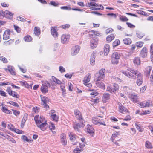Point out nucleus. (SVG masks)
Here are the masks:
<instances>
[{
    "label": "nucleus",
    "mask_w": 153,
    "mask_h": 153,
    "mask_svg": "<svg viewBox=\"0 0 153 153\" xmlns=\"http://www.w3.org/2000/svg\"><path fill=\"white\" fill-rule=\"evenodd\" d=\"M119 111L123 113H126L128 112V110L126 109L121 103L119 104Z\"/></svg>",
    "instance_id": "nucleus-13"
},
{
    "label": "nucleus",
    "mask_w": 153,
    "mask_h": 153,
    "mask_svg": "<svg viewBox=\"0 0 153 153\" xmlns=\"http://www.w3.org/2000/svg\"><path fill=\"white\" fill-rule=\"evenodd\" d=\"M34 120L36 122V123L37 125V126L39 127V125H38V123L39 122V115H36L34 117Z\"/></svg>",
    "instance_id": "nucleus-50"
},
{
    "label": "nucleus",
    "mask_w": 153,
    "mask_h": 153,
    "mask_svg": "<svg viewBox=\"0 0 153 153\" xmlns=\"http://www.w3.org/2000/svg\"><path fill=\"white\" fill-rule=\"evenodd\" d=\"M99 74H100V76H101L104 78L105 77V69L102 68L99 71Z\"/></svg>",
    "instance_id": "nucleus-27"
},
{
    "label": "nucleus",
    "mask_w": 153,
    "mask_h": 153,
    "mask_svg": "<svg viewBox=\"0 0 153 153\" xmlns=\"http://www.w3.org/2000/svg\"><path fill=\"white\" fill-rule=\"evenodd\" d=\"M1 110L4 113L7 114H11L12 112L10 111L9 110L7 109V108L5 107H2L1 108Z\"/></svg>",
    "instance_id": "nucleus-34"
},
{
    "label": "nucleus",
    "mask_w": 153,
    "mask_h": 153,
    "mask_svg": "<svg viewBox=\"0 0 153 153\" xmlns=\"http://www.w3.org/2000/svg\"><path fill=\"white\" fill-rule=\"evenodd\" d=\"M12 111H13V114L16 116L19 115L20 114L19 112L18 111L13 110V109H12Z\"/></svg>",
    "instance_id": "nucleus-63"
},
{
    "label": "nucleus",
    "mask_w": 153,
    "mask_h": 153,
    "mask_svg": "<svg viewBox=\"0 0 153 153\" xmlns=\"http://www.w3.org/2000/svg\"><path fill=\"white\" fill-rule=\"evenodd\" d=\"M88 74V75L85 76L84 79L83 81L85 83H88L90 81L91 75L90 74Z\"/></svg>",
    "instance_id": "nucleus-41"
},
{
    "label": "nucleus",
    "mask_w": 153,
    "mask_h": 153,
    "mask_svg": "<svg viewBox=\"0 0 153 153\" xmlns=\"http://www.w3.org/2000/svg\"><path fill=\"white\" fill-rule=\"evenodd\" d=\"M120 44V40L118 39H116L113 43L112 46L113 48L118 46Z\"/></svg>",
    "instance_id": "nucleus-39"
},
{
    "label": "nucleus",
    "mask_w": 153,
    "mask_h": 153,
    "mask_svg": "<svg viewBox=\"0 0 153 153\" xmlns=\"http://www.w3.org/2000/svg\"><path fill=\"white\" fill-rule=\"evenodd\" d=\"M99 7H91L90 8V9L94 10H98L100 9L102 10L104 9V7L101 5H100Z\"/></svg>",
    "instance_id": "nucleus-40"
},
{
    "label": "nucleus",
    "mask_w": 153,
    "mask_h": 153,
    "mask_svg": "<svg viewBox=\"0 0 153 153\" xmlns=\"http://www.w3.org/2000/svg\"><path fill=\"white\" fill-rule=\"evenodd\" d=\"M39 122L38 123V125H39L40 123H46L47 120L45 119V117L42 116H41L40 117L39 119Z\"/></svg>",
    "instance_id": "nucleus-33"
},
{
    "label": "nucleus",
    "mask_w": 153,
    "mask_h": 153,
    "mask_svg": "<svg viewBox=\"0 0 153 153\" xmlns=\"http://www.w3.org/2000/svg\"><path fill=\"white\" fill-rule=\"evenodd\" d=\"M87 131L90 134L94 133V129L93 127L89 124H88L86 128Z\"/></svg>",
    "instance_id": "nucleus-20"
},
{
    "label": "nucleus",
    "mask_w": 153,
    "mask_h": 153,
    "mask_svg": "<svg viewBox=\"0 0 153 153\" xmlns=\"http://www.w3.org/2000/svg\"><path fill=\"white\" fill-rule=\"evenodd\" d=\"M96 55V52L95 51H94L91 56L90 62L91 64L92 65H94L95 63V59Z\"/></svg>",
    "instance_id": "nucleus-14"
},
{
    "label": "nucleus",
    "mask_w": 153,
    "mask_h": 153,
    "mask_svg": "<svg viewBox=\"0 0 153 153\" xmlns=\"http://www.w3.org/2000/svg\"><path fill=\"white\" fill-rule=\"evenodd\" d=\"M110 99V95L108 93L104 94L102 97V101L104 103L107 102Z\"/></svg>",
    "instance_id": "nucleus-18"
},
{
    "label": "nucleus",
    "mask_w": 153,
    "mask_h": 153,
    "mask_svg": "<svg viewBox=\"0 0 153 153\" xmlns=\"http://www.w3.org/2000/svg\"><path fill=\"white\" fill-rule=\"evenodd\" d=\"M112 88V92H115L116 91H117L119 89V86L117 84L114 83Z\"/></svg>",
    "instance_id": "nucleus-37"
},
{
    "label": "nucleus",
    "mask_w": 153,
    "mask_h": 153,
    "mask_svg": "<svg viewBox=\"0 0 153 153\" xmlns=\"http://www.w3.org/2000/svg\"><path fill=\"white\" fill-rule=\"evenodd\" d=\"M41 90L42 93H46L48 91V87L46 85L42 84Z\"/></svg>",
    "instance_id": "nucleus-28"
},
{
    "label": "nucleus",
    "mask_w": 153,
    "mask_h": 153,
    "mask_svg": "<svg viewBox=\"0 0 153 153\" xmlns=\"http://www.w3.org/2000/svg\"><path fill=\"white\" fill-rule=\"evenodd\" d=\"M47 123H42L41 125L39 124V127L40 128L42 131H44L45 130L47 127Z\"/></svg>",
    "instance_id": "nucleus-25"
},
{
    "label": "nucleus",
    "mask_w": 153,
    "mask_h": 153,
    "mask_svg": "<svg viewBox=\"0 0 153 153\" xmlns=\"http://www.w3.org/2000/svg\"><path fill=\"white\" fill-rule=\"evenodd\" d=\"M26 118H25L24 117L23 118V119L22 121L21 125V127H22V128L24 126V125H25V123L26 122Z\"/></svg>",
    "instance_id": "nucleus-56"
},
{
    "label": "nucleus",
    "mask_w": 153,
    "mask_h": 153,
    "mask_svg": "<svg viewBox=\"0 0 153 153\" xmlns=\"http://www.w3.org/2000/svg\"><path fill=\"white\" fill-rule=\"evenodd\" d=\"M87 6L89 7L90 6H94V7H99V5L97 4L94 3L93 2H91L90 3H88V5Z\"/></svg>",
    "instance_id": "nucleus-47"
},
{
    "label": "nucleus",
    "mask_w": 153,
    "mask_h": 153,
    "mask_svg": "<svg viewBox=\"0 0 153 153\" xmlns=\"http://www.w3.org/2000/svg\"><path fill=\"white\" fill-rule=\"evenodd\" d=\"M69 137L70 140L72 142V144L73 145L76 144V136L72 132H70L68 133Z\"/></svg>",
    "instance_id": "nucleus-7"
},
{
    "label": "nucleus",
    "mask_w": 153,
    "mask_h": 153,
    "mask_svg": "<svg viewBox=\"0 0 153 153\" xmlns=\"http://www.w3.org/2000/svg\"><path fill=\"white\" fill-rule=\"evenodd\" d=\"M34 33L36 36H39L40 34V28L37 27H35L34 29Z\"/></svg>",
    "instance_id": "nucleus-32"
},
{
    "label": "nucleus",
    "mask_w": 153,
    "mask_h": 153,
    "mask_svg": "<svg viewBox=\"0 0 153 153\" xmlns=\"http://www.w3.org/2000/svg\"><path fill=\"white\" fill-rule=\"evenodd\" d=\"M69 35L63 34L61 37V41L62 43L64 44L68 42L70 38Z\"/></svg>",
    "instance_id": "nucleus-11"
},
{
    "label": "nucleus",
    "mask_w": 153,
    "mask_h": 153,
    "mask_svg": "<svg viewBox=\"0 0 153 153\" xmlns=\"http://www.w3.org/2000/svg\"><path fill=\"white\" fill-rule=\"evenodd\" d=\"M70 25L68 24H66L65 25H63L62 26V27L63 29H66L69 27Z\"/></svg>",
    "instance_id": "nucleus-59"
},
{
    "label": "nucleus",
    "mask_w": 153,
    "mask_h": 153,
    "mask_svg": "<svg viewBox=\"0 0 153 153\" xmlns=\"http://www.w3.org/2000/svg\"><path fill=\"white\" fill-rule=\"evenodd\" d=\"M152 69V67L150 66L147 67L145 69V72L147 76H149Z\"/></svg>",
    "instance_id": "nucleus-30"
},
{
    "label": "nucleus",
    "mask_w": 153,
    "mask_h": 153,
    "mask_svg": "<svg viewBox=\"0 0 153 153\" xmlns=\"http://www.w3.org/2000/svg\"><path fill=\"white\" fill-rule=\"evenodd\" d=\"M59 68V71L61 73H63L65 71V69L62 66H60Z\"/></svg>",
    "instance_id": "nucleus-61"
},
{
    "label": "nucleus",
    "mask_w": 153,
    "mask_h": 153,
    "mask_svg": "<svg viewBox=\"0 0 153 153\" xmlns=\"http://www.w3.org/2000/svg\"><path fill=\"white\" fill-rule=\"evenodd\" d=\"M110 47L108 44L105 45L104 48V54L105 56H107L110 51Z\"/></svg>",
    "instance_id": "nucleus-21"
},
{
    "label": "nucleus",
    "mask_w": 153,
    "mask_h": 153,
    "mask_svg": "<svg viewBox=\"0 0 153 153\" xmlns=\"http://www.w3.org/2000/svg\"><path fill=\"white\" fill-rule=\"evenodd\" d=\"M131 119V117L130 115H127L126 116L125 118L124 119V120L128 121L130 120Z\"/></svg>",
    "instance_id": "nucleus-64"
},
{
    "label": "nucleus",
    "mask_w": 153,
    "mask_h": 153,
    "mask_svg": "<svg viewBox=\"0 0 153 153\" xmlns=\"http://www.w3.org/2000/svg\"><path fill=\"white\" fill-rule=\"evenodd\" d=\"M74 112L76 118L79 122L84 121L82 114L79 110L75 109L74 110Z\"/></svg>",
    "instance_id": "nucleus-2"
},
{
    "label": "nucleus",
    "mask_w": 153,
    "mask_h": 153,
    "mask_svg": "<svg viewBox=\"0 0 153 153\" xmlns=\"http://www.w3.org/2000/svg\"><path fill=\"white\" fill-rule=\"evenodd\" d=\"M9 95L16 98H18L19 97V95L16 92L13 91H11V92H10V94Z\"/></svg>",
    "instance_id": "nucleus-45"
},
{
    "label": "nucleus",
    "mask_w": 153,
    "mask_h": 153,
    "mask_svg": "<svg viewBox=\"0 0 153 153\" xmlns=\"http://www.w3.org/2000/svg\"><path fill=\"white\" fill-rule=\"evenodd\" d=\"M98 44V40L96 38L91 39L90 42V45L92 49H94L97 46Z\"/></svg>",
    "instance_id": "nucleus-8"
},
{
    "label": "nucleus",
    "mask_w": 153,
    "mask_h": 153,
    "mask_svg": "<svg viewBox=\"0 0 153 153\" xmlns=\"http://www.w3.org/2000/svg\"><path fill=\"white\" fill-rule=\"evenodd\" d=\"M119 134V132H115L113 133L112 135L111 139L113 142H114V140L115 137H116Z\"/></svg>",
    "instance_id": "nucleus-43"
},
{
    "label": "nucleus",
    "mask_w": 153,
    "mask_h": 153,
    "mask_svg": "<svg viewBox=\"0 0 153 153\" xmlns=\"http://www.w3.org/2000/svg\"><path fill=\"white\" fill-rule=\"evenodd\" d=\"M146 147L148 148H152V146L151 145V143L149 142H146Z\"/></svg>",
    "instance_id": "nucleus-55"
},
{
    "label": "nucleus",
    "mask_w": 153,
    "mask_h": 153,
    "mask_svg": "<svg viewBox=\"0 0 153 153\" xmlns=\"http://www.w3.org/2000/svg\"><path fill=\"white\" fill-rule=\"evenodd\" d=\"M0 14L3 16L8 18H11L13 16V14L11 12L6 10L5 11H1L0 12Z\"/></svg>",
    "instance_id": "nucleus-6"
},
{
    "label": "nucleus",
    "mask_w": 153,
    "mask_h": 153,
    "mask_svg": "<svg viewBox=\"0 0 153 153\" xmlns=\"http://www.w3.org/2000/svg\"><path fill=\"white\" fill-rule=\"evenodd\" d=\"M42 104L43 105L44 107L45 108H47V101H48V98L45 96H44L42 95L40 96Z\"/></svg>",
    "instance_id": "nucleus-9"
},
{
    "label": "nucleus",
    "mask_w": 153,
    "mask_h": 153,
    "mask_svg": "<svg viewBox=\"0 0 153 153\" xmlns=\"http://www.w3.org/2000/svg\"><path fill=\"white\" fill-rule=\"evenodd\" d=\"M20 83L22 86H25V87L29 88V85L27 82L25 81H21Z\"/></svg>",
    "instance_id": "nucleus-46"
},
{
    "label": "nucleus",
    "mask_w": 153,
    "mask_h": 153,
    "mask_svg": "<svg viewBox=\"0 0 153 153\" xmlns=\"http://www.w3.org/2000/svg\"><path fill=\"white\" fill-rule=\"evenodd\" d=\"M50 119L56 122H57L58 121L59 117L56 114L50 115Z\"/></svg>",
    "instance_id": "nucleus-23"
},
{
    "label": "nucleus",
    "mask_w": 153,
    "mask_h": 153,
    "mask_svg": "<svg viewBox=\"0 0 153 153\" xmlns=\"http://www.w3.org/2000/svg\"><path fill=\"white\" fill-rule=\"evenodd\" d=\"M8 70L12 75H16V73L15 71L14 68L12 66H8Z\"/></svg>",
    "instance_id": "nucleus-26"
},
{
    "label": "nucleus",
    "mask_w": 153,
    "mask_h": 153,
    "mask_svg": "<svg viewBox=\"0 0 153 153\" xmlns=\"http://www.w3.org/2000/svg\"><path fill=\"white\" fill-rule=\"evenodd\" d=\"M114 35L113 34H111L107 37L106 40L108 42H110L114 39Z\"/></svg>",
    "instance_id": "nucleus-35"
},
{
    "label": "nucleus",
    "mask_w": 153,
    "mask_h": 153,
    "mask_svg": "<svg viewBox=\"0 0 153 153\" xmlns=\"http://www.w3.org/2000/svg\"><path fill=\"white\" fill-rule=\"evenodd\" d=\"M79 123H74L73 127L74 130L78 131H80V128L84 127V122H79Z\"/></svg>",
    "instance_id": "nucleus-4"
},
{
    "label": "nucleus",
    "mask_w": 153,
    "mask_h": 153,
    "mask_svg": "<svg viewBox=\"0 0 153 153\" xmlns=\"http://www.w3.org/2000/svg\"><path fill=\"white\" fill-rule=\"evenodd\" d=\"M80 47L79 46L76 45L73 47L71 50V54L72 56L76 55L79 51Z\"/></svg>",
    "instance_id": "nucleus-5"
},
{
    "label": "nucleus",
    "mask_w": 153,
    "mask_h": 153,
    "mask_svg": "<svg viewBox=\"0 0 153 153\" xmlns=\"http://www.w3.org/2000/svg\"><path fill=\"white\" fill-rule=\"evenodd\" d=\"M129 71H124L122 73L125 76L130 78L135 79L136 76L137 79L136 82L137 85L138 86L141 85L143 83V75L137 70L131 68L128 69Z\"/></svg>",
    "instance_id": "nucleus-1"
},
{
    "label": "nucleus",
    "mask_w": 153,
    "mask_h": 153,
    "mask_svg": "<svg viewBox=\"0 0 153 153\" xmlns=\"http://www.w3.org/2000/svg\"><path fill=\"white\" fill-rule=\"evenodd\" d=\"M133 62L134 64L137 65H140V58L138 57L135 58L133 60Z\"/></svg>",
    "instance_id": "nucleus-38"
},
{
    "label": "nucleus",
    "mask_w": 153,
    "mask_h": 153,
    "mask_svg": "<svg viewBox=\"0 0 153 153\" xmlns=\"http://www.w3.org/2000/svg\"><path fill=\"white\" fill-rule=\"evenodd\" d=\"M57 28V27H52L51 29V34L54 37H57L58 35L56 31Z\"/></svg>",
    "instance_id": "nucleus-16"
},
{
    "label": "nucleus",
    "mask_w": 153,
    "mask_h": 153,
    "mask_svg": "<svg viewBox=\"0 0 153 153\" xmlns=\"http://www.w3.org/2000/svg\"><path fill=\"white\" fill-rule=\"evenodd\" d=\"M24 39L26 42H29L31 41L32 39L30 36H27L24 37Z\"/></svg>",
    "instance_id": "nucleus-44"
},
{
    "label": "nucleus",
    "mask_w": 153,
    "mask_h": 153,
    "mask_svg": "<svg viewBox=\"0 0 153 153\" xmlns=\"http://www.w3.org/2000/svg\"><path fill=\"white\" fill-rule=\"evenodd\" d=\"M48 128L50 129L53 134H55L56 132L55 131H53V130H54L55 128V126L54 124L52 123V122L49 123V125L48 126Z\"/></svg>",
    "instance_id": "nucleus-24"
},
{
    "label": "nucleus",
    "mask_w": 153,
    "mask_h": 153,
    "mask_svg": "<svg viewBox=\"0 0 153 153\" xmlns=\"http://www.w3.org/2000/svg\"><path fill=\"white\" fill-rule=\"evenodd\" d=\"M120 55L117 52L114 53L112 55L111 62L113 64H117L118 63L117 59L120 58Z\"/></svg>",
    "instance_id": "nucleus-3"
},
{
    "label": "nucleus",
    "mask_w": 153,
    "mask_h": 153,
    "mask_svg": "<svg viewBox=\"0 0 153 153\" xmlns=\"http://www.w3.org/2000/svg\"><path fill=\"white\" fill-rule=\"evenodd\" d=\"M60 141L63 145H65L67 144V140L65 134L62 133L60 135Z\"/></svg>",
    "instance_id": "nucleus-15"
},
{
    "label": "nucleus",
    "mask_w": 153,
    "mask_h": 153,
    "mask_svg": "<svg viewBox=\"0 0 153 153\" xmlns=\"http://www.w3.org/2000/svg\"><path fill=\"white\" fill-rule=\"evenodd\" d=\"M131 42V40L128 38H125L123 40V42L126 45H129Z\"/></svg>",
    "instance_id": "nucleus-36"
},
{
    "label": "nucleus",
    "mask_w": 153,
    "mask_h": 153,
    "mask_svg": "<svg viewBox=\"0 0 153 153\" xmlns=\"http://www.w3.org/2000/svg\"><path fill=\"white\" fill-rule=\"evenodd\" d=\"M145 103L146 107H149L151 106H152V103L149 100H148L146 103Z\"/></svg>",
    "instance_id": "nucleus-49"
},
{
    "label": "nucleus",
    "mask_w": 153,
    "mask_h": 153,
    "mask_svg": "<svg viewBox=\"0 0 153 153\" xmlns=\"http://www.w3.org/2000/svg\"><path fill=\"white\" fill-rule=\"evenodd\" d=\"M107 91H109L111 93H112L113 92H112V88L111 86H108L107 88Z\"/></svg>",
    "instance_id": "nucleus-62"
},
{
    "label": "nucleus",
    "mask_w": 153,
    "mask_h": 153,
    "mask_svg": "<svg viewBox=\"0 0 153 153\" xmlns=\"http://www.w3.org/2000/svg\"><path fill=\"white\" fill-rule=\"evenodd\" d=\"M137 37L140 39L142 38L144 36L143 34L139 32L137 33Z\"/></svg>",
    "instance_id": "nucleus-57"
},
{
    "label": "nucleus",
    "mask_w": 153,
    "mask_h": 153,
    "mask_svg": "<svg viewBox=\"0 0 153 153\" xmlns=\"http://www.w3.org/2000/svg\"><path fill=\"white\" fill-rule=\"evenodd\" d=\"M14 41L13 39H11L7 42H4V44L6 45H10V43H12Z\"/></svg>",
    "instance_id": "nucleus-60"
},
{
    "label": "nucleus",
    "mask_w": 153,
    "mask_h": 153,
    "mask_svg": "<svg viewBox=\"0 0 153 153\" xmlns=\"http://www.w3.org/2000/svg\"><path fill=\"white\" fill-rule=\"evenodd\" d=\"M96 85L101 88H105V85L104 84L101 82L100 81L95 82Z\"/></svg>",
    "instance_id": "nucleus-31"
},
{
    "label": "nucleus",
    "mask_w": 153,
    "mask_h": 153,
    "mask_svg": "<svg viewBox=\"0 0 153 153\" xmlns=\"http://www.w3.org/2000/svg\"><path fill=\"white\" fill-rule=\"evenodd\" d=\"M138 13L146 16H148L149 15L148 13H147L143 11H140V12H138Z\"/></svg>",
    "instance_id": "nucleus-52"
},
{
    "label": "nucleus",
    "mask_w": 153,
    "mask_h": 153,
    "mask_svg": "<svg viewBox=\"0 0 153 153\" xmlns=\"http://www.w3.org/2000/svg\"><path fill=\"white\" fill-rule=\"evenodd\" d=\"M135 125L137 129L139 131L142 132L143 131L144 128L140 124H138L137 123H135Z\"/></svg>",
    "instance_id": "nucleus-29"
},
{
    "label": "nucleus",
    "mask_w": 153,
    "mask_h": 153,
    "mask_svg": "<svg viewBox=\"0 0 153 153\" xmlns=\"http://www.w3.org/2000/svg\"><path fill=\"white\" fill-rule=\"evenodd\" d=\"M9 103L11 105H12L14 106H15L17 107H19L18 104L16 102H14L13 101H10L9 102Z\"/></svg>",
    "instance_id": "nucleus-51"
},
{
    "label": "nucleus",
    "mask_w": 153,
    "mask_h": 153,
    "mask_svg": "<svg viewBox=\"0 0 153 153\" xmlns=\"http://www.w3.org/2000/svg\"><path fill=\"white\" fill-rule=\"evenodd\" d=\"M101 76H100V74L98 73H96L94 76V80L95 82L100 81L104 78Z\"/></svg>",
    "instance_id": "nucleus-22"
},
{
    "label": "nucleus",
    "mask_w": 153,
    "mask_h": 153,
    "mask_svg": "<svg viewBox=\"0 0 153 153\" xmlns=\"http://www.w3.org/2000/svg\"><path fill=\"white\" fill-rule=\"evenodd\" d=\"M7 127L9 129L12 131L14 130L15 129L13 126L11 124H8L7 126Z\"/></svg>",
    "instance_id": "nucleus-54"
},
{
    "label": "nucleus",
    "mask_w": 153,
    "mask_h": 153,
    "mask_svg": "<svg viewBox=\"0 0 153 153\" xmlns=\"http://www.w3.org/2000/svg\"><path fill=\"white\" fill-rule=\"evenodd\" d=\"M10 37V32L9 30H6L3 35V39L7 40Z\"/></svg>",
    "instance_id": "nucleus-19"
},
{
    "label": "nucleus",
    "mask_w": 153,
    "mask_h": 153,
    "mask_svg": "<svg viewBox=\"0 0 153 153\" xmlns=\"http://www.w3.org/2000/svg\"><path fill=\"white\" fill-rule=\"evenodd\" d=\"M92 122L94 124H97L98 125H103L104 126L106 125L105 122L102 120L100 121L97 120V118H93L92 119Z\"/></svg>",
    "instance_id": "nucleus-12"
},
{
    "label": "nucleus",
    "mask_w": 153,
    "mask_h": 153,
    "mask_svg": "<svg viewBox=\"0 0 153 153\" xmlns=\"http://www.w3.org/2000/svg\"><path fill=\"white\" fill-rule=\"evenodd\" d=\"M10 85V83L9 82H0V86H3L4 85Z\"/></svg>",
    "instance_id": "nucleus-58"
},
{
    "label": "nucleus",
    "mask_w": 153,
    "mask_h": 153,
    "mask_svg": "<svg viewBox=\"0 0 153 153\" xmlns=\"http://www.w3.org/2000/svg\"><path fill=\"white\" fill-rule=\"evenodd\" d=\"M52 79H53V81L55 82L56 83L60 85L62 83L61 81L60 80H59L58 79L56 78L54 76H52Z\"/></svg>",
    "instance_id": "nucleus-42"
},
{
    "label": "nucleus",
    "mask_w": 153,
    "mask_h": 153,
    "mask_svg": "<svg viewBox=\"0 0 153 153\" xmlns=\"http://www.w3.org/2000/svg\"><path fill=\"white\" fill-rule=\"evenodd\" d=\"M147 50L146 48L144 47L141 51L140 52V55L143 57L144 58L146 57L147 56Z\"/></svg>",
    "instance_id": "nucleus-17"
},
{
    "label": "nucleus",
    "mask_w": 153,
    "mask_h": 153,
    "mask_svg": "<svg viewBox=\"0 0 153 153\" xmlns=\"http://www.w3.org/2000/svg\"><path fill=\"white\" fill-rule=\"evenodd\" d=\"M143 42H139L136 43V46L137 47L141 48L143 45Z\"/></svg>",
    "instance_id": "nucleus-48"
},
{
    "label": "nucleus",
    "mask_w": 153,
    "mask_h": 153,
    "mask_svg": "<svg viewBox=\"0 0 153 153\" xmlns=\"http://www.w3.org/2000/svg\"><path fill=\"white\" fill-rule=\"evenodd\" d=\"M14 27L15 30H16L17 33H19L20 32L21 29L18 26L15 25H14Z\"/></svg>",
    "instance_id": "nucleus-53"
},
{
    "label": "nucleus",
    "mask_w": 153,
    "mask_h": 153,
    "mask_svg": "<svg viewBox=\"0 0 153 153\" xmlns=\"http://www.w3.org/2000/svg\"><path fill=\"white\" fill-rule=\"evenodd\" d=\"M130 100L136 103L138 102V98L137 95L135 94H131L129 96Z\"/></svg>",
    "instance_id": "nucleus-10"
}]
</instances>
